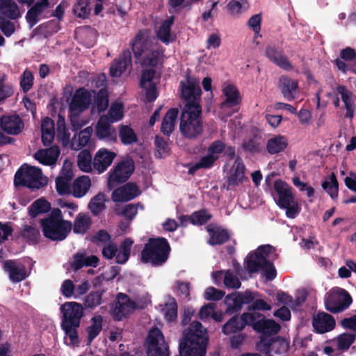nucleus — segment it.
Returning a JSON list of instances; mask_svg holds the SVG:
<instances>
[{"label": "nucleus", "mask_w": 356, "mask_h": 356, "mask_svg": "<svg viewBox=\"0 0 356 356\" xmlns=\"http://www.w3.org/2000/svg\"><path fill=\"white\" fill-rule=\"evenodd\" d=\"M208 340L207 330L197 321L193 322L184 331L179 343L180 356H205ZM148 356H168V347L158 328L149 332L147 338Z\"/></svg>", "instance_id": "1"}, {"label": "nucleus", "mask_w": 356, "mask_h": 356, "mask_svg": "<svg viewBox=\"0 0 356 356\" xmlns=\"http://www.w3.org/2000/svg\"><path fill=\"white\" fill-rule=\"evenodd\" d=\"M278 257L276 249L271 245H259L255 250L248 253L246 266L250 273H261V277L265 282H271L277 276V270L273 260Z\"/></svg>", "instance_id": "2"}, {"label": "nucleus", "mask_w": 356, "mask_h": 356, "mask_svg": "<svg viewBox=\"0 0 356 356\" xmlns=\"http://www.w3.org/2000/svg\"><path fill=\"white\" fill-rule=\"evenodd\" d=\"M40 224L44 236L51 241H64L72 229L71 221L64 220L59 209H54Z\"/></svg>", "instance_id": "3"}, {"label": "nucleus", "mask_w": 356, "mask_h": 356, "mask_svg": "<svg viewBox=\"0 0 356 356\" xmlns=\"http://www.w3.org/2000/svg\"><path fill=\"white\" fill-rule=\"evenodd\" d=\"M170 252V243L165 238H149L140 252V261L152 266H161L167 261Z\"/></svg>", "instance_id": "4"}, {"label": "nucleus", "mask_w": 356, "mask_h": 356, "mask_svg": "<svg viewBox=\"0 0 356 356\" xmlns=\"http://www.w3.org/2000/svg\"><path fill=\"white\" fill-rule=\"evenodd\" d=\"M47 182V178L43 175L40 168L26 163L22 165L14 176L15 186L26 187L31 191L43 188Z\"/></svg>", "instance_id": "5"}, {"label": "nucleus", "mask_w": 356, "mask_h": 356, "mask_svg": "<svg viewBox=\"0 0 356 356\" xmlns=\"http://www.w3.org/2000/svg\"><path fill=\"white\" fill-rule=\"evenodd\" d=\"M181 90L180 97L184 103L182 110L202 109V90L200 79L191 76L189 73L185 75V79L179 83Z\"/></svg>", "instance_id": "6"}, {"label": "nucleus", "mask_w": 356, "mask_h": 356, "mask_svg": "<svg viewBox=\"0 0 356 356\" xmlns=\"http://www.w3.org/2000/svg\"><path fill=\"white\" fill-rule=\"evenodd\" d=\"M202 109L182 110L179 129L186 138L195 139L203 133Z\"/></svg>", "instance_id": "7"}, {"label": "nucleus", "mask_w": 356, "mask_h": 356, "mask_svg": "<svg viewBox=\"0 0 356 356\" xmlns=\"http://www.w3.org/2000/svg\"><path fill=\"white\" fill-rule=\"evenodd\" d=\"M150 302L148 298H145L144 302L137 301L136 302L131 300L128 296L124 293L118 295L116 302L111 308V314L115 321H122L129 317L136 309H142Z\"/></svg>", "instance_id": "8"}, {"label": "nucleus", "mask_w": 356, "mask_h": 356, "mask_svg": "<svg viewBox=\"0 0 356 356\" xmlns=\"http://www.w3.org/2000/svg\"><path fill=\"white\" fill-rule=\"evenodd\" d=\"M223 154L228 160H232L236 156L235 147L227 145L222 140H216L210 143L207 149V154L203 158L212 168L216 161Z\"/></svg>", "instance_id": "9"}, {"label": "nucleus", "mask_w": 356, "mask_h": 356, "mask_svg": "<svg viewBox=\"0 0 356 356\" xmlns=\"http://www.w3.org/2000/svg\"><path fill=\"white\" fill-rule=\"evenodd\" d=\"M133 243V240L127 238L121 243L118 250L115 243H109L102 248V255L107 259H111L115 257L118 264H124L130 257Z\"/></svg>", "instance_id": "10"}, {"label": "nucleus", "mask_w": 356, "mask_h": 356, "mask_svg": "<svg viewBox=\"0 0 356 356\" xmlns=\"http://www.w3.org/2000/svg\"><path fill=\"white\" fill-rule=\"evenodd\" d=\"M135 170L134 161L131 160H124L118 163L111 172L108 185L110 188L118 184L126 182Z\"/></svg>", "instance_id": "11"}, {"label": "nucleus", "mask_w": 356, "mask_h": 356, "mask_svg": "<svg viewBox=\"0 0 356 356\" xmlns=\"http://www.w3.org/2000/svg\"><path fill=\"white\" fill-rule=\"evenodd\" d=\"M352 302V298L346 291H332L325 297V305L330 312L339 313L346 309Z\"/></svg>", "instance_id": "12"}, {"label": "nucleus", "mask_w": 356, "mask_h": 356, "mask_svg": "<svg viewBox=\"0 0 356 356\" xmlns=\"http://www.w3.org/2000/svg\"><path fill=\"white\" fill-rule=\"evenodd\" d=\"M244 318L254 330L264 334H276L280 328L273 320H266L257 312L248 314Z\"/></svg>", "instance_id": "13"}, {"label": "nucleus", "mask_w": 356, "mask_h": 356, "mask_svg": "<svg viewBox=\"0 0 356 356\" xmlns=\"http://www.w3.org/2000/svg\"><path fill=\"white\" fill-rule=\"evenodd\" d=\"M63 314L61 325H80V321L83 316L82 306L75 302H67L60 306Z\"/></svg>", "instance_id": "14"}, {"label": "nucleus", "mask_w": 356, "mask_h": 356, "mask_svg": "<svg viewBox=\"0 0 356 356\" xmlns=\"http://www.w3.org/2000/svg\"><path fill=\"white\" fill-rule=\"evenodd\" d=\"M265 56L271 63L284 70L291 71L293 68L282 47L268 44L265 49Z\"/></svg>", "instance_id": "15"}, {"label": "nucleus", "mask_w": 356, "mask_h": 356, "mask_svg": "<svg viewBox=\"0 0 356 356\" xmlns=\"http://www.w3.org/2000/svg\"><path fill=\"white\" fill-rule=\"evenodd\" d=\"M141 191L134 182H128L115 189L111 194V199L115 202H128L140 195Z\"/></svg>", "instance_id": "16"}, {"label": "nucleus", "mask_w": 356, "mask_h": 356, "mask_svg": "<svg viewBox=\"0 0 356 356\" xmlns=\"http://www.w3.org/2000/svg\"><path fill=\"white\" fill-rule=\"evenodd\" d=\"M257 349L265 353L268 356H274V355H281L285 353L287 350V343L283 339H275L270 342L267 338L261 339L260 341L257 344Z\"/></svg>", "instance_id": "17"}, {"label": "nucleus", "mask_w": 356, "mask_h": 356, "mask_svg": "<svg viewBox=\"0 0 356 356\" xmlns=\"http://www.w3.org/2000/svg\"><path fill=\"white\" fill-rule=\"evenodd\" d=\"M24 127V122L17 114L3 115L0 118V128L8 134L18 135Z\"/></svg>", "instance_id": "18"}, {"label": "nucleus", "mask_w": 356, "mask_h": 356, "mask_svg": "<svg viewBox=\"0 0 356 356\" xmlns=\"http://www.w3.org/2000/svg\"><path fill=\"white\" fill-rule=\"evenodd\" d=\"M117 154L106 148L99 149L95 154L92 166L99 174L105 172L111 165Z\"/></svg>", "instance_id": "19"}, {"label": "nucleus", "mask_w": 356, "mask_h": 356, "mask_svg": "<svg viewBox=\"0 0 356 356\" xmlns=\"http://www.w3.org/2000/svg\"><path fill=\"white\" fill-rule=\"evenodd\" d=\"M3 270L8 273L10 280L19 282L28 277L26 266L15 260H6L3 264Z\"/></svg>", "instance_id": "20"}, {"label": "nucleus", "mask_w": 356, "mask_h": 356, "mask_svg": "<svg viewBox=\"0 0 356 356\" xmlns=\"http://www.w3.org/2000/svg\"><path fill=\"white\" fill-rule=\"evenodd\" d=\"M274 189L279 195L277 205L284 209L290 206L294 202V197L291 193V187L281 179L275 180Z\"/></svg>", "instance_id": "21"}, {"label": "nucleus", "mask_w": 356, "mask_h": 356, "mask_svg": "<svg viewBox=\"0 0 356 356\" xmlns=\"http://www.w3.org/2000/svg\"><path fill=\"white\" fill-rule=\"evenodd\" d=\"M245 167L241 157L237 156L230 170L229 175L227 177L226 183L227 189L230 187L238 186L243 182L245 176Z\"/></svg>", "instance_id": "22"}, {"label": "nucleus", "mask_w": 356, "mask_h": 356, "mask_svg": "<svg viewBox=\"0 0 356 356\" xmlns=\"http://www.w3.org/2000/svg\"><path fill=\"white\" fill-rule=\"evenodd\" d=\"M131 64V53L125 49L118 58L115 59L110 67V75L112 77H120L125 72L129 65Z\"/></svg>", "instance_id": "23"}, {"label": "nucleus", "mask_w": 356, "mask_h": 356, "mask_svg": "<svg viewBox=\"0 0 356 356\" xmlns=\"http://www.w3.org/2000/svg\"><path fill=\"white\" fill-rule=\"evenodd\" d=\"M278 86L283 97L288 101L295 99L298 93L297 81L288 76H281L279 79Z\"/></svg>", "instance_id": "24"}, {"label": "nucleus", "mask_w": 356, "mask_h": 356, "mask_svg": "<svg viewBox=\"0 0 356 356\" xmlns=\"http://www.w3.org/2000/svg\"><path fill=\"white\" fill-rule=\"evenodd\" d=\"M206 229L209 235L208 243L211 245H222L230 238L229 232L220 226L211 224Z\"/></svg>", "instance_id": "25"}, {"label": "nucleus", "mask_w": 356, "mask_h": 356, "mask_svg": "<svg viewBox=\"0 0 356 356\" xmlns=\"http://www.w3.org/2000/svg\"><path fill=\"white\" fill-rule=\"evenodd\" d=\"M60 154L58 146L54 145L45 149H40L34 154V158L44 165H54Z\"/></svg>", "instance_id": "26"}, {"label": "nucleus", "mask_w": 356, "mask_h": 356, "mask_svg": "<svg viewBox=\"0 0 356 356\" xmlns=\"http://www.w3.org/2000/svg\"><path fill=\"white\" fill-rule=\"evenodd\" d=\"M91 102V95L87 90L81 88L76 91L70 105L71 111H83Z\"/></svg>", "instance_id": "27"}, {"label": "nucleus", "mask_w": 356, "mask_h": 356, "mask_svg": "<svg viewBox=\"0 0 356 356\" xmlns=\"http://www.w3.org/2000/svg\"><path fill=\"white\" fill-rule=\"evenodd\" d=\"M70 267L74 271H77L84 266L97 267L99 264V259L97 256H87L85 252H76L73 255Z\"/></svg>", "instance_id": "28"}, {"label": "nucleus", "mask_w": 356, "mask_h": 356, "mask_svg": "<svg viewBox=\"0 0 356 356\" xmlns=\"http://www.w3.org/2000/svg\"><path fill=\"white\" fill-rule=\"evenodd\" d=\"M314 328L318 333H325L331 331L335 326L334 318L325 312L317 314L313 318Z\"/></svg>", "instance_id": "29"}, {"label": "nucleus", "mask_w": 356, "mask_h": 356, "mask_svg": "<svg viewBox=\"0 0 356 356\" xmlns=\"http://www.w3.org/2000/svg\"><path fill=\"white\" fill-rule=\"evenodd\" d=\"M252 300L250 293L246 292L245 296L238 291H234L225 298V302L227 307V311L232 313L239 309L243 304L249 303Z\"/></svg>", "instance_id": "30"}, {"label": "nucleus", "mask_w": 356, "mask_h": 356, "mask_svg": "<svg viewBox=\"0 0 356 356\" xmlns=\"http://www.w3.org/2000/svg\"><path fill=\"white\" fill-rule=\"evenodd\" d=\"M99 86H104L101 88L95 97V104L99 113L105 111L108 106V95L106 89V79L104 75L99 76L97 78Z\"/></svg>", "instance_id": "31"}, {"label": "nucleus", "mask_w": 356, "mask_h": 356, "mask_svg": "<svg viewBox=\"0 0 356 356\" xmlns=\"http://www.w3.org/2000/svg\"><path fill=\"white\" fill-rule=\"evenodd\" d=\"M91 181L88 176H80L74 180L71 193L76 198L83 197L89 191Z\"/></svg>", "instance_id": "32"}, {"label": "nucleus", "mask_w": 356, "mask_h": 356, "mask_svg": "<svg viewBox=\"0 0 356 356\" xmlns=\"http://www.w3.org/2000/svg\"><path fill=\"white\" fill-rule=\"evenodd\" d=\"M225 99L221 104V108H230L238 105L241 102V96L238 90L234 85H228L222 90Z\"/></svg>", "instance_id": "33"}, {"label": "nucleus", "mask_w": 356, "mask_h": 356, "mask_svg": "<svg viewBox=\"0 0 356 356\" xmlns=\"http://www.w3.org/2000/svg\"><path fill=\"white\" fill-rule=\"evenodd\" d=\"M49 0L38 1L26 13V19L32 27L38 22V16L49 6Z\"/></svg>", "instance_id": "34"}, {"label": "nucleus", "mask_w": 356, "mask_h": 356, "mask_svg": "<svg viewBox=\"0 0 356 356\" xmlns=\"http://www.w3.org/2000/svg\"><path fill=\"white\" fill-rule=\"evenodd\" d=\"M178 113L177 108H172L165 113L161 125V131L166 136H170L174 131Z\"/></svg>", "instance_id": "35"}, {"label": "nucleus", "mask_w": 356, "mask_h": 356, "mask_svg": "<svg viewBox=\"0 0 356 356\" xmlns=\"http://www.w3.org/2000/svg\"><path fill=\"white\" fill-rule=\"evenodd\" d=\"M165 319L174 322L177 318V304L175 298L169 297L163 304L159 305Z\"/></svg>", "instance_id": "36"}, {"label": "nucleus", "mask_w": 356, "mask_h": 356, "mask_svg": "<svg viewBox=\"0 0 356 356\" xmlns=\"http://www.w3.org/2000/svg\"><path fill=\"white\" fill-rule=\"evenodd\" d=\"M92 134V128L88 127L83 130L75 134L71 142V148L75 150H79L88 143Z\"/></svg>", "instance_id": "37"}, {"label": "nucleus", "mask_w": 356, "mask_h": 356, "mask_svg": "<svg viewBox=\"0 0 356 356\" xmlns=\"http://www.w3.org/2000/svg\"><path fill=\"white\" fill-rule=\"evenodd\" d=\"M288 146L286 136L278 135L270 138L266 144V149L270 154H278L284 151Z\"/></svg>", "instance_id": "38"}, {"label": "nucleus", "mask_w": 356, "mask_h": 356, "mask_svg": "<svg viewBox=\"0 0 356 356\" xmlns=\"http://www.w3.org/2000/svg\"><path fill=\"white\" fill-rule=\"evenodd\" d=\"M248 313L243 314L241 317H233L230 319L222 328V332L227 335L236 333L242 330L245 324H248L244 316Z\"/></svg>", "instance_id": "39"}, {"label": "nucleus", "mask_w": 356, "mask_h": 356, "mask_svg": "<svg viewBox=\"0 0 356 356\" xmlns=\"http://www.w3.org/2000/svg\"><path fill=\"white\" fill-rule=\"evenodd\" d=\"M92 222V219L88 215L82 213H79L74 221V233L81 234L86 233L90 228Z\"/></svg>", "instance_id": "40"}, {"label": "nucleus", "mask_w": 356, "mask_h": 356, "mask_svg": "<svg viewBox=\"0 0 356 356\" xmlns=\"http://www.w3.org/2000/svg\"><path fill=\"white\" fill-rule=\"evenodd\" d=\"M0 13L12 19L19 16L18 6L13 0H0Z\"/></svg>", "instance_id": "41"}, {"label": "nucleus", "mask_w": 356, "mask_h": 356, "mask_svg": "<svg viewBox=\"0 0 356 356\" xmlns=\"http://www.w3.org/2000/svg\"><path fill=\"white\" fill-rule=\"evenodd\" d=\"M51 204L44 198L42 197L34 201L28 208L29 216L34 218L40 213L49 212Z\"/></svg>", "instance_id": "42"}, {"label": "nucleus", "mask_w": 356, "mask_h": 356, "mask_svg": "<svg viewBox=\"0 0 356 356\" xmlns=\"http://www.w3.org/2000/svg\"><path fill=\"white\" fill-rule=\"evenodd\" d=\"M20 236L29 244H37L40 239V230L33 226L25 225L21 229Z\"/></svg>", "instance_id": "43"}, {"label": "nucleus", "mask_w": 356, "mask_h": 356, "mask_svg": "<svg viewBox=\"0 0 356 356\" xmlns=\"http://www.w3.org/2000/svg\"><path fill=\"white\" fill-rule=\"evenodd\" d=\"M105 195L102 193H99L90 200L88 208L92 215L97 216L105 209Z\"/></svg>", "instance_id": "44"}, {"label": "nucleus", "mask_w": 356, "mask_h": 356, "mask_svg": "<svg viewBox=\"0 0 356 356\" xmlns=\"http://www.w3.org/2000/svg\"><path fill=\"white\" fill-rule=\"evenodd\" d=\"M175 17L171 15L164 20L161 24L157 32V37L164 42L168 43L170 39L171 26L175 22Z\"/></svg>", "instance_id": "45"}, {"label": "nucleus", "mask_w": 356, "mask_h": 356, "mask_svg": "<svg viewBox=\"0 0 356 356\" xmlns=\"http://www.w3.org/2000/svg\"><path fill=\"white\" fill-rule=\"evenodd\" d=\"M96 135L99 139L111 140L115 135V131L107 121L101 119L96 127Z\"/></svg>", "instance_id": "46"}, {"label": "nucleus", "mask_w": 356, "mask_h": 356, "mask_svg": "<svg viewBox=\"0 0 356 356\" xmlns=\"http://www.w3.org/2000/svg\"><path fill=\"white\" fill-rule=\"evenodd\" d=\"M103 318L100 315L93 316L87 329L88 340L90 343L100 333L102 328Z\"/></svg>", "instance_id": "47"}, {"label": "nucleus", "mask_w": 356, "mask_h": 356, "mask_svg": "<svg viewBox=\"0 0 356 356\" xmlns=\"http://www.w3.org/2000/svg\"><path fill=\"white\" fill-rule=\"evenodd\" d=\"M155 149L157 154L156 156L162 159L165 158L170 152L169 139H165L163 137L156 135L154 140Z\"/></svg>", "instance_id": "48"}, {"label": "nucleus", "mask_w": 356, "mask_h": 356, "mask_svg": "<svg viewBox=\"0 0 356 356\" xmlns=\"http://www.w3.org/2000/svg\"><path fill=\"white\" fill-rule=\"evenodd\" d=\"M79 327L72 325H61V327L65 334V343L67 346H76L79 345V339L77 334Z\"/></svg>", "instance_id": "49"}, {"label": "nucleus", "mask_w": 356, "mask_h": 356, "mask_svg": "<svg viewBox=\"0 0 356 356\" xmlns=\"http://www.w3.org/2000/svg\"><path fill=\"white\" fill-rule=\"evenodd\" d=\"M92 155L88 150L81 151L77 156V165L81 171L90 172L92 171Z\"/></svg>", "instance_id": "50"}, {"label": "nucleus", "mask_w": 356, "mask_h": 356, "mask_svg": "<svg viewBox=\"0 0 356 356\" xmlns=\"http://www.w3.org/2000/svg\"><path fill=\"white\" fill-rule=\"evenodd\" d=\"M119 136L124 145H131L138 141V137L134 129L127 125H122L119 131Z\"/></svg>", "instance_id": "51"}, {"label": "nucleus", "mask_w": 356, "mask_h": 356, "mask_svg": "<svg viewBox=\"0 0 356 356\" xmlns=\"http://www.w3.org/2000/svg\"><path fill=\"white\" fill-rule=\"evenodd\" d=\"M355 338L356 334L353 332H343L339 334L336 339L337 349L341 351L347 350Z\"/></svg>", "instance_id": "52"}, {"label": "nucleus", "mask_w": 356, "mask_h": 356, "mask_svg": "<svg viewBox=\"0 0 356 356\" xmlns=\"http://www.w3.org/2000/svg\"><path fill=\"white\" fill-rule=\"evenodd\" d=\"M73 13L79 18H88L90 14L89 1L86 0H76V3L73 6Z\"/></svg>", "instance_id": "53"}, {"label": "nucleus", "mask_w": 356, "mask_h": 356, "mask_svg": "<svg viewBox=\"0 0 356 356\" xmlns=\"http://www.w3.org/2000/svg\"><path fill=\"white\" fill-rule=\"evenodd\" d=\"M247 0H231L227 5V10L232 15H238L248 10Z\"/></svg>", "instance_id": "54"}, {"label": "nucleus", "mask_w": 356, "mask_h": 356, "mask_svg": "<svg viewBox=\"0 0 356 356\" xmlns=\"http://www.w3.org/2000/svg\"><path fill=\"white\" fill-rule=\"evenodd\" d=\"M330 179V181H323L322 183V187L330 195L332 199H334L338 196L339 184L334 172H332Z\"/></svg>", "instance_id": "55"}, {"label": "nucleus", "mask_w": 356, "mask_h": 356, "mask_svg": "<svg viewBox=\"0 0 356 356\" xmlns=\"http://www.w3.org/2000/svg\"><path fill=\"white\" fill-rule=\"evenodd\" d=\"M212 215L206 209H200L194 211L191 214V224L193 225H205L212 218Z\"/></svg>", "instance_id": "56"}, {"label": "nucleus", "mask_w": 356, "mask_h": 356, "mask_svg": "<svg viewBox=\"0 0 356 356\" xmlns=\"http://www.w3.org/2000/svg\"><path fill=\"white\" fill-rule=\"evenodd\" d=\"M143 40V34L139 31L134 38L131 42V50L134 56L139 58L145 51V44Z\"/></svg>", "instance_id": "57"}, {"label": "nucleus", "mask_w": 356, "mask_h": 356, "mask_svg": "<svg viewBox=\"0 0 356 356\" xmlns=\"http://www.w3.org/2000/svg\"><path fill=\"white\" fill-rule=\"evenodd\" d=\"M81 31L82 37L86 40V45L88 47H92L95 44L99 35L97 31L90 26H85L81 28Z\"/></svg>", "instance_id": "58"}, {"label": "nucleus", "mask_w": 356, "mask_h": 356, "mask_svg": "<svg viewBox=\"0 0 356 356\" xmlns=\"http://www.w3.org/2000/svg\"><path fill=\"white\" fill-rule=\"evenodd\" d=\"M224 285L228 289H238L241 287V283L236 275L231 270L225 272Z\"/></svg>", "instance_id": "59"}, {"label": "nucleus", "mask_w": 356, "mask_h": 356, "mask_svg": "<svg viewBox=\"0 0 356 356\" xmlns=\"http://www.w3.org/2000/svg\"><path fill=\"white\" fill-rule=\"evenodd\" d=\"M34 77L30 70H26L20 76V87L25 93L29 92L33 85Z\"/></svg>", "instance_id": "60"}, {"label": "nucleus", "mask_w": 356, "mask_h": 356, "mask_svg": "<svg viewBox=\"0 0 356 356\" xmlns=\"http://www.w3.org/2000/svg\"><path fill=\"white\" fill-rule=\"evenodd\" d=\"M260 145L259 140L256 137H253L243 140L241 147L243 151L251 154H255L260 152Z\"/></svg>", "instance_id": "61"}, {"label": "nucleus", "mask_w": 356, "mask_h": 356, "mask_svg": "<svg viewBox=\"0 0 356 356\" xmlns=\"http://www.w3.org/2000/svg\"><path fill=\"white\" fill-rule=\"evenodd\" d=\"M111 122H118L123 118V104L121 103L113 104L108 111Z\"/></svg>", "instance_id": "62"}, {"label": "nucleus", "mask_w": 356, "mask_h": 356, "mask_svg": "<svg viewBox=\"0 0 356 356\" xmlns=\"http://www.w3.org/2000/svg\"><path fill=\"white\" fill-rule=\"evenodd\" d=\"M102 293L100 291H95L90 293L85 299L86 307L94 308L101 304Z\"/></svg>", "instance_id": "63"}, {"label": "nucleus", "mask_w": 356, "mask_h": 356, "mask_svg": "<svg viewBox=\"0 0 356 356\" xmlns=\"http://www.w3.org/2000/svg\"><path fill=\"white\" fill-rule=\"evenodd\" d=\"M111 236L105 229H100L95 234L92 236L90 241L92 243L99 245L100 243L105 244L110 243Z\"/></svg>", "instance_id": "64"}]
</instances>
